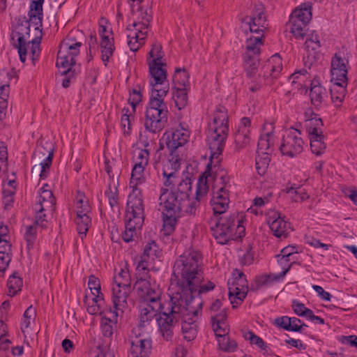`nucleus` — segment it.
Returning <instances> with one entry per match:
<instances>
[{
	"label": "nucleus",
	"instance_id": "f257e3e1",
	"mask_svg": "<svg viewBox=\"0 0 357 357\" xmlns=\"http://www.w3.org/2000/svg\"><path fill=\"white\" fill-rule=\"evenodd\" d=\"M202 264L201 254L192 249L185 250L174 262L173 278L168 289L169 300L164 303L156 319L159 331L167 341L173 337L174 324L181 317L184 297L202 296L215 287L214 282L204 280Z\"/></svg>",
	"mask_w": 357,
	"mask_h": 357
},
{
	"label": "nucleus",
	"instance_id": "49530a36",
	"mask_svg": "<svg viewBox=\"0 0 357 357\" xmlns=\"http://www.w3.org/2000/svg\"><path fill=\"white\" fill-rule=\"evenodd\" d=\"M174 99L178 109L185 107L188 103V92L186 87L173 86Z\"/></svg>",
	"mask_w": 357,
	"mask_h": 357
},
{
	"label": "nucleus",
	"instance_id": "1a4fd4ad",
	"mask_svg": "<svg viewBox=\"0 0 357 357\" xmlns=\"http://www.w3.org/2000/svg\"><path fill=\"white\" fill-rule=\"evenodd\" d=\"M185 302L181 312V331L183 337L192 340L197 333V321L201 316L203 301L201 296L194 295L192 298L184 297Z\"/></svg>",
	"mask_w": 357,
	"mask_h": 357
},
{
	"label": "nucleus",
	"instance_id": "338daca9",
	"mask_svg": "<svg viewBox=\"0 0 357 357\" xmlns=\"http://www.w3.org/2000/svg\"><path fill=\"white\" fill-rule=\"evenodd\" d=\"M276 257L278 265L281 268V272L278 274L282 279L290 270L291 265L289 261V259L287 257H285L284 256H282L280 254L278 255Z\"/></svg>",
	"mask_w": 357,
	"mask_h": 357
},
{
	"label": "nucleus",
	"instance_id": "6ab92c4d",
	"mask_svg": "<svg viewBox=\"0 0 357 357\" xmlns=\"http://www.w3.org/2000/svg\"><path fill=\"white\" fill-rule=\"evenodd\" d=\"M282 70V58L278 54H275L264 62L259 76L264 78L266 84H271L280 76Z\"/></svg>",
	"mask_w": 357,
	"mask_h": 357
},
{
	"label": "nucleus",
	"instance_id": "8fccbe9b",
	"mask_svg": "<svg viewBox=\"0 0 357 357\" xmlns=\"http://www.w3.org/2000/svg\"><path fill=\"white\" fill-rule=\"evenodd\" d=\"M9 90L10 86L8 84L0 85V121L6 116Z\"/></svg>",
	"mask_w": 357,
	"mask_h": 357
},
{
	"label": "nucleus",
	"instance_id": "c03bdc74",
	"mask_svg": "<svg viewBox=\"0 0 357 357\" xmlns=\"http://www.w3.org/2000/svg\"><path fill=\"white\" fill-rule=\"evenodd\" d=\"M134 113L129 107H123L122 109L121 126L124 133L128 134L131 131L132 123L135 120Z\"/></svg>",
	"mask_w": 357,
	"mask_h": 357
},
{
	"label": "nucleus",
	"instance_id": "412c9836",
	"mask_svg": "<svg viewBox=\"0 0 357 357\" xmlns=\"http://www.w3.org/2000/svg\"><path fill=\"white\" fill-rule=\"evenodd\" d=\"M130 337V354L131 357H149L151 350V340L140 332Z\"/></svg>",
	"mask_w": 357,
	"mask_h": 357
},
{
	"label": "nucleus",
	"instance_id": "7c9ffc66",
	"mask_svg": "<svg viewBox=\"0 0 357 357\" xmlns=\"http://www.w3.org/2000/svg\"><path fill=\"white\" fill-rule=\"evenodd\" d=\"M45 0H31L29 6V21L34 24L36 29L42 26L43 17V5Z\"/></svg>",
	"mask_w": 357,
	"mask_h": 357
},
{
	"label": "nucleus",
	"instance_id": "ddd939ff",
	"mask_svg": "<svg viewBox=\"0 0 357 357\" xmlns=\"http://www.w3.org/2000/svg\"><path fill=\"white\" fill-rule=\"evenodd\" d=\"M263 36H251L245 42V50L243 55V68L249 77L255 75L259 63Z\"/></svg>",
	"mask_w": 357,
	"mask_h": 357
},
{
	"label": "nucleus",
	"instance_id": "774afa93",
	"mask_svg": "<svg viewBox=\"0 0 357 357\" xmlns=\"http://www.w3.org/2000/svg\"><path fill=\"white\" fill-rule=\"evenodd\" d=\"M88 287L91 291V295H102L100 293V284L99 280L93 275H91L88 281Z\"/></svg>",
	"mask_w": 357,
	"mask_h": 357
},
{
	"label": "nucleus",
	"instance_id": "c9c22d12",
	"mask_svg": "<svg viewBox=\"0 0 357 357\" xmlns=\"http://www.w3.org/2000/svg\"><path fill=\"white\" fill-rule=\"evenodd\" d=\"M149 144H144V148L137 146L132 151V160L135 165L146 167L149 164Z\"/></svg>",
	"mask_w": 357,
	"mask_h": 357
},
{
	"label": "nucleus",
	"instance_id": "72a5a7b5",
	"mask_svg": "<svg viewBox=\"0 0 357 357\" xmlns=\"http://www.w3.org/2000/svg\"><path fill=\"white\" fill-rule=\"evenodd\" d=\"M73 211L76 215L91 213L89 199L84 193L77 191L73 204Z\"/></svg>",
	"mask_w": 357,
	"mask_h": 357
},
{
	"label": "nucleus",
	"instance_id": "aec40b11",
	"mask_svg": "<svg viewBox=\"0 0 357 357\" xmlns=\"http://www.w3.org/2000/svg\"><path fill=\"white\" fill-rule=\"evenodd\" d=\"M348 65L349 61L340 52L335 53L331 62V82L348 83Z\"/></svg>",
	"mask_w": 357,
	"mask_h": 357
},
{
	"label": "nucleus",
	"instance_id": "e2e57ef3",
	"mask_svg": "<svg viewBox=\"0 0 357 357\" xmlns=\"http://www.w3.org/2000/svg\"><path fill=\"white\" fill-rule=\"evenodd\" d=\"M291 307L294 312L298 317L307 318L311 314L312 310L305 307V305L298 300H293Z\"/></svg>",
	"mask_w": 357,
	"mask_h": 357
},
{
	"label": "nucleus",
	"instance_id": "423d86ee",
	"mask_svg": "<svg viewBox=\"0 0 357 357\" xmlns=\"http://www.w3.org/2000/svg\"><path fill=\"white\" fill-rule=\"evenodd\" d=\"M245 213L236 212L219 218L211 229L217 243L225 245L245 236Z\"/></svg>",
	"mask_w": 357,
	"mask_h": 357
},
{
	"label": "nucleus",
	"instance_id": "680f3d73",
	"mask_svg": "<svg viewBox=\"0 0 357 357\" xmlns=\"http://www.w3.org/2000/svg\"><path fill=\"white\" fill-rule=\"evenodd\" d=\"M305 46L307 52H316L319 50L321 43L319 36L315 31H312L307 38Z\"/></svg>",
	"mask_w": 357,
	"mask_h": 357
},
{
	"label": "nucleus",
	"instance_id": "4c0bfd02",
	"mask_svg": "<svg viewBox=\"0 0 357 357\" xmlns=\"http://www.w3.org/2000/svg\"><path fill=\"white\" fill-rule=\"evenodd\" d=\"M348 83L333 82L331 88V95L333 103L336 107H340L345 97L346 89Z\"/></svg>",
	"mask_w": 357,
	"mask_h": 357
},
{
	"label": "nucleus",
	"instance_id": "2f4dec72",
	"mask_svg": "<svg viewBox=\"0 0 357 357\" xmlns=\"http://www.w3.org/2000/svg\"><path fill=\"white\" fill-rule=\"evenodd\" d=\"M45 225H47V222ZM45 227L46 225L42 226L40 224H37L36 218H35V222L32 225H24L22 227V231H23L28 250L33 248L36 245L38 230L40 228H44Z\"/></svg>",
	"mask_w": 357,
	"mask_h": 357
},
{
	"label": "nucleus",
	"instance_id": "5fc2aeb1",
	"mask_svg": "<svg viewBox=\"0 0 357 357\" xmlns=\"http://www.w3.org/2000/svg\"><path fill=\"white\" fill-rule=\"evenodd\" d=\"M217 340L218 342L219 349L225 352H234L238 347L236 342L230 339L228 336L219 337L217 339Z\"/></svg>",
	"mask_w": 357,
	"mask_h": 357
},
{
	"label": "nucleus",
	"instance_id": "864d4df0",
	"mask_svg": "<svg viewBox=\"0 0 357 357\" xmlns=\"http://www.w3.org/2000/svg\"><path fill=\"white\" fill-rule=\"evenodd\" d=\"M280 280L282 278L278 274L262 275L256 278V284L259 288L270 287Z\"/></svg>",
	"mask_w": 357,
	"mask_h": 357
},
{
	"label": "nucleus",
	"instance_id": "0eeeda50",
	"mask_svg": "<svg viewBox=\"0 0 357 357\" xmlns=\"http://www.w3.org/2000/svg\"><path fill=\"white\" fill-rule=\"evenodd\" d=\"M228 132L227 111L225 107L218 106L215 111L213 122L210 123L208 130V144L212 159H218L221 155Z\"/></svg>",
	"mask_w": 357,
	"mask_h": 357
},
{
	"label": "nucleus",
	"instance_id": "f704fd0d",
	"mask_svg": "<svg viewBox=\"0 0 357 357\" xmlns=\"http://www.w3.org/2000/svg\"><path fill=\"white\" fill-rule=\"evenodd\" d=\"M48 155L45 158L41 161L39 165H35L31 169V173L33 174L34 172L38 173L39 172V176L40 179H45L47 178L49 170L50 168V166L52 162V158H53V149L52 147V145L50 144V146L49 147V150L47 151Z\"/></svg>",
	"mask_w": 357,
	"mask_h": 357
},
{
	"label": "nucleus",
	"instance_id": "4468645a",
	"mask_svg": "<svg viewBox=\"0 0 357 357\" xmlns=\"http://www.w3.org/2000/svg\"><path fill=\"white\" fill-rule=\"evenodd\" d=\"M82 43L77 41L71 33L61 43L57 53L56 66L67 68L75 64Z\"/></svg>",
	"mask_w": 357,
	"mask_h": 357
},
{
	"label": "nucleus",
	"instance_id": "2eb2a0df",
	"mask_svg": "<svg viewBox=\"0 0 357 357\" xmlns=\"http://www.w3.org/2000/svg\"><path fill=\"white\" fill-rule=\"evenodd\" d=\"M305 142L301 137V132L297 128L287 130L282 137L280 151L282 155L289 158H295L304 149Z\"/></svg>",
	"mask_w": 357,
	"mask_h": 357
},
{
	"label": "nucleus",
	"instance_id": "bf43d9fd",
	"mask_svg": "<svg viewBox=\"0 0 357 357\" xmlns=\"http://www.w3.org/2000/svg\"><path fill=\"white\" fill-rule=\"evenodd\" d=\"M291 23V32L296 38H303L305 34L306 26L308 23L298 21L296 20H289Z\"/></svg>",
	"mask_w": 357,
	"mask_h": 357
},
{
	"label": "nucleus",
	"instance_id": "de8ad7c7",
	"mask_svg": "<svg viewBox=\"0 0 357 357\" xmlns=\"http://www.w3.org/2000/svg\"><path fill=\"white\" fill-rule=\"evenodd\" d=\"M114 285L131 286V277L126 265L120 268L119 272L114 275Z\"/></svg>",
	"mask_w": 357,
	"mask_h": 357
},
{
	"label": "nucleus",
	"instance_id": "052dcab7",
	"mask_svg": "<svg viewBox=\"0 0 357 357\" xmlns=\"http://www.w3.org/2000/svg\"><path fill=\"white\" fill-rule=\"evenodd\" d=\"M243 337L245 340L249 341L250 344L256 345L261 350L266 351L268 348L267 344L259 336L255 335L252 331H248L245 332Z\"/></svg>",
	"mask_w": 357,
	"mask_h": 357
},
{
	"label": "nucleus",
	"instance_id": "a878e982",
	"mask_svg": "<svg viewBox=\"0 0 357 357\" xmlns=\"http://www.w3.org/2000/svg\"><path fill=\"white\" fill-rule=\"evenodd\" d=\"M304 127L308 137H314L315 135H323V122L318 114H314L309 109L304 114Z\"/></svg>",
	"mask_w": 357,
	"mask_h": 357
},
{
	"label": "nucleus",
	"instance_id": "e433bc0d",
	"mask_svg": "<svg viewBox=\"0 0 357 357\" xmlns=\"http://www.w3.org/2000/svg\"><path fill=\"white\" fill-rule=\"evenodd\" d=\"M36 317V310L33 307L32 305H30L24 311L21 321V330L24 334L29 333V332L32 330V328L35 324Z\"/></svg>",
	"mask_w": 357,
	"mask_h": 357
},
{
	"label": "nucleus",
	"instance_id": "f3484780",
	"mask_svg": "<svg viewBox=\"0 0 357 357\" xmlns=\"http://www.w3.org/2000/svg\"><path fill=\"white\" fill-rule=\"evenodd\" d=\"M229 298L232 304H238L245 297L248 290L245 274L238 269L234 270L232 277L228 280Z\"/></svg>",
	"mask_w": 357,
	"mask_h": 357
},
{
	"label": "nucleus",
	"instance_id": "0e129e2a",
	"mask_svg": "<svg viewBox=\"0 0 357 357\" xmlns=\"http://www.w3.org/2000/svg\"><path fill=\"white\" fill-rule=\"evenodd\" d=\"M105 195L108 199L109 204L111 208H114L118 206L119 202V196H118V190L115 185L114 184L113 187L111 185H109L107 190H105Z\"/></svg>",
	"mask_w": 357,
	"mask_h": 357
},
{
	"label": "nucleus",
	"instance_id": "13d9d810",
	"mask_svg": "<svg viewBox=\"0 0 357 357\" xmlns=\"http://www.w3.org/2000/svg\"><path fill=\"white\" fill-rule=\"evenodd\" d=\"M8 293L10 296H14L22 287V280L16 273L10 275L8 280Z\"/></svg>",
	"mask_w": 357,
	"mask_h": 357
},
{
	"label": "nucleus",
	"instance_id": "ea45409f",
	"mask_svg": "<svg viewBox=\"0 0 357 357\" xmlns=\"http://www.w3.org/2000/svg\"><path fill=\"white\" fill-rule=\"evenodd\" d=\"M290 18L309 23L312 19L310 3H305L302 4L299 8H296L290 15Z\"/></svg>",
	"mask_w": 357,
	"mask_h": 357
},
{
	"label": "nucleus",
	"instance_id": "69168bd1",
	"mask_svg": "<svg viewBox=\"0 0 357 357\" xmlns=\"http://www.w3.org/2000/svg\"><path fill=\"white\" fill-rule=\"evenodd\" d=\"M15 194V192H14L13 189H8L6 187V185H3L2 192V201L6 209L9 208L12 206L14 201Z\"/></svg>",
	"mask_w": 357,
	"mask_h": 357
},
{
	"label": "nucleus",
	"instance_id": "dca6fc26",
	"mask_svg": "<svg viewBox=\"0 0 357 357\" xmlns=\"http://www.w3.org/2000/svg\"><path fill=\"white\" fill-rule=\"evenodd\" d=\"M98 34L100 37V57L105 67L112 57L114 50L113 33L110 25L105 20H102L99 24Z\"/></svg>",
	"mask_w": 357,
	"mask_h": 357
},
{
	"label": "nucleus",
	"instance_id": "a19ab883",
	"mask_svg": "<svg viewBox=\"0 0 357 357\" xmlns=\"http://www.w3.org/2000/svg\"><path fill=\"white\" fill-rule=\"evenodd\" d=\"M310 97L312 103L314 106H319L327 97L326 89L319 84L312 83L310 91Z\"/></svg>",
	"mask_w": 357,
	"mask_h": 357
},
{
	"label": "nucleus",
	"instance_id": "a211bd4d",
	"mask_svg": "<svg viewBox=\"0 0 357 357\" xmlns=\"http://www.w3.org/2000/svg\"><path fill=\"white\" fill-rule=\"evenodd\" d=\"M266 222L273 235L278 238H285L291 231L290 222L275 210L266 213Z\"/></svg>",
	"mask_w": 357,
	"mask_h": 357
},
{
	"label": "nucleus",
	"instance_id": "473e14b6",
	"mask_svg": "<svg viewBox=\"0 0 357 357\" xmlns=\"http://www.w3.org/2000/svg\"><path fill=\"white\" fill-rule=\"evenodd\" d=\"M104 304V300L102 295H86L85 300V305L86 307L87 312L90 314H100L103 316L105 311L102 310V305Z\"/></svg>",
	"mask_w": 357,
	"mask_h": 357
},
{
	"label": "nucleus",
	"instance_id": "39448f33",
	"mask_svg": "<svg viewBox=\"0 0 357 357\" xmlns=\"http://www.w3.org/2000/svg\"><path fill=\"white\" fill-rule=\"evenodd\" d=\"M136 290L142 301L139 305V323L137 328L133 330L134 333L140 332L141 328L149 325L164 306L160 302L162 290L155 283L140 280L136 284Z\"/></svg>",
	"mask_w": 357,
	"mask_h": 357
},
{
	"label": "nucleus",
	"instance_id": "4be33fe9",
	"mask_svg": "<svg viewBox=\"0 0 357 357\" xmlns=\"http://www.w3.org/2000/svg\"><path fill=\"white\" fill-rule=\"evenodd\" d=\"M165 144L170 152H174L178 148L184 146L189 140L190 131L183 127L178 128L164 134Z\"/></svg>",
	"mask_w": 357,
	"mask_h": 357
},
{
	"label": "nucleus",
	"instance_id": "f8f14e48",
	"mask_svg": "<svg viewBox=\"0 0 357 357\" xmlns=\"http://www.w3.org/2000/svg\"><path fill=\"white\" fill-rule=\"evenodd\" d=\"M56 199L48 184H44L40 188L36 197L33 210L35 213L37 224L45 225L47 214H51L55 210Z\"/></svg>",
	"mask_w": 357,
	"mask_h": 357
},
{
	"label": "nucleus",
	"instance_id": "9b49d317",
	"mask_svg": "<svg viewBox=\"0 0 357 357\" xmlns=\"http://www.w3.org/2000/svg\"><path fill=\"white\" fill-rule=\"evenodd\" d=\"M233 188L231 178L226 173L220 175L210 200V205L215 215L223 214L229 209Z\"/></svg>",
	"mask_w": 357,
	"mask_h": 357
},
{
	"label": "nucleus",
	"instance_id": "79ce46f5",
	"mask_svg": "<svg viewBox=\"0 0 357 357\" xmlns=\"http://www.w3.org/2000/svg\"><path fill=\"white\" fill-rule=\"evenodd\" d=\"M310 142V150L317 156H320L325 153L326 145L324 142V135L309 137Z\"/></svg>",
	"mask_w": 357,
	"mask_h": 357
},
{
	"label": "nucleus",
	"instance_id": "58836bf2",
	"mask_svg": "<svg viewBox=\"0 0 357 357\" xmlns=\"http://www.w3.org/2000/svg\"><path fill=\"white\" fill-rule=\"evenodd\" d=\"M75 222L79 236L83 239L91 225V213L76 215Z\"/></svg>",
	"mask_w": 357,
	"mask_h": 357
},
{
	"label": "nucleus",
	"instance_id": "9d476101",
	"mask_svg": "<svg viewBox=\"0 0 357 357\" xmlns=\"http://www.w3.org/2000/svg\"><path fill=\"white\" fill-rule=\"evenodd\" d=\"M144 218V204H141L136 194L131 195L130 200L127 201L126 229L122 234L125 242L129 243L133 240L137 230L142 227Z\"/></svg>",
	"mask_w": 357,
	"mask_h": 357
},
{
	"label": "nucleus",
	"instance_id": "37998d69",
	"mask_svg": "<svg viewBox=\"0 0 357 357\" xmlns=\"http://www.w3.org/2000/svg\"><path fill=\"white\" fill-rule=\"evenodd\" d=\"M12 259L11 244L0 245V272L3 273Z\"/></svg>",
	"mask_w": 357,
	"mask_h": 357
},
{
	"label": "nucleus",
	"instance_id": "cd10ccee",
	"mask_svg": "<svg viewBox=\"0 0 357 357\" xmlns=\"http://www.w3.org/2000/svg\"><path fill=\"white\" fill-rule=\"evenodd\" d=\"M248 24L252 33H260L267 28L266 15L262 5L255 6Z\"/></svg>",
	"mask_w": 357,
	"mask_h": 357
},
{
	"label": "nucleus",
	"instance_id": "f03ea898",
	"mask_svg": "<svg viewBox=\"0 0 357 357\" xmlns=\"http://www.w3.org/2000/svg\"><path fill=\"white\" fill-rule=\"evenodd\" d=\"M164 187L160 188L158 199L159 210L163 217V229L167 234H171L175 228L177 220L185 215H195L199 200L208 192L207 178H200L198 180L196 190V197L190 199L192 190V181L188 177L180 178L178 173L162 172Z\"/></svg>",
	"mask_w": 357,
	"mask_h": 357
},
{
	"label": "nucleus",
	"instance_id": "b1692460",
	"mask_svg": "<svg viewBox=\"0 0 357 357\" xmlns=\"http://www.w3.org/2000/svg\"><path fill=\"white\" fill-rule=\"evenodd\" d=\"M146 167L133 165L131 173V178L130 181V188L132 191L129 193L128 200H130L131 195L136 194L142 204H144V199L142 194V190L137 188L139 185L145 182L144 170Z\"/></svg>",
	"mask_w": 357,
	"mask_h": 357
},
{
	"label": "nucleus",
	"instance_id": "6e6d98bb",
	"mask_svg": "<svg viewBox=\"0 0 357 357\" xmlns=\"http://www.w3.org/2000/svg\"><path fill=\"white\" fill-rule=\"evenodd\" d=\"M160 255V250H159L158 245L154 241H151L145 245L142 257L147 259L148 260H154L155 258L159 257Z\"/></svg>",
	"mask_w": 357,
	"mask_h": 357
},
{
	"label": "nucleus",
	"instance_id": "bb28decb",
	"mask_svg": "<svg viewBox=\"0 0 357 357\" xmlns=\"http://www.w3.org/2000/svg\"><path fill=\"white\" fill-rule=\"evenodd\" d=\"M250 126L251 121L249 118L243 117L241 119L234 139L236 149L238 151L246 146L250 143Z\"/></svg>",
	"mask_w": 357,
	"mask_h": 357
},
{
	"label": "nucleus",
	"instance_id": "c85d7f7f",
	"mask_svg": "<svg viewBox=\"0 0 357 357\" xmlns=\"http://www.w3.org/2000/svg\"><path fill=\"white\" fill-rule=\"evenodd\" d=\"M121 314L119 311H113L111 308L105 310V313L102 316L100 328L105 337H111L114 333V328L118 321V317Z\"/></svg>",
	"mask_w": 357,
	"mask_h": 357
},
{
	"label": "nucleus",
	"instance_id": "7ed1b4c3",
	"mask_svg": "<svg viewBox=\"0 0 357 357\" xmlns=\"http://www.w3.org/2000/svg\"><path fill=\"white\" fill-rule=\"evenodd\" d=\"M164 56L161 45L154 43L146 58L150 97L146 110L144 127L152 133L160 132L167 122L168 109L165 99L169 90V82Z\"/></svg>",
	"mask_w": 357,
	"mask_h": 357
},
{
	"label": "nucleus",
	"instance_id": "a18cd8bd",
	"mask_svg": "<svg viewBox=\"0 0 357 357\" xmlns=\"http://www.w3.org/2000/svg\"><path fill=\"white\" fill-rule=\"evenodd\" d=\"M269 202L270 199L268 196L264 197H257L252 200V204L248 208L247 211L255 215H261L263 213V208Z\"/></svg>",
	"mask_w": 357,
	"mask_h": 357
},
{
	"label": "nucleus",
	"instance_id": "09e8293b",
	"mask_svg": "<svg viewBox=\"0 0 357 357\" xmlns=\"http://www.w3.org/2000/svg\"><path fill=\"white\" fill-rule=\"evenodd\" d=\"M136 271L138 279L135 284H137L140 280L149 281L147 280L149 272V260L141 256L140 260L138 261L136 266ZM135 287L136 288V284H135Z\"/></svg>",
	"mask_w": 357,
	"mask_h": 357
},
{
	"label": "nucleus",
	"instance_id": "6e6552de",
	"mask_svg": "<svg viewBox=\"0 0 357 357\" xmlns=\"http://www.w3.org/2000/svg\"><path fill=\"white\" fill-rule=\"evenodd\" d=\"M29 36L30 22L24 21L15 26L11 34V40L13 47L17 49L20 61L24 63L29 56L34 64L40 54V41L32 40L27 42Z\"/></svg>",
	"mask_w": 357,
	"mask_h": 357
},
{
	"label": "nucleus",
	"instance_id": "20e7f679",
	"mask_svg": "<svg viewBox=\"0 0 357 357\" xmlns=\"http://www.w3.org/2000/svg\"><path fill=\"white\" fill-rule=\"evenodd\" d=\"M128 3L131 22L125 29L127 44L131 51L137 52L144 45L151 30L153 11L149 3L144 0H128Z\"/></svg>",
	"mask_w": 357,
	"mask_h": 357
},
{
	"label": "nucleus",
	"instance_id": "393cba45",
	"mask_svg": "<svg viewBox=\"0 0 357 357\" xmlns=\"http://www.w3.org/2000/svg\"><path fill=\"white\" fill-rule=\"evenodd\" d=\"M132 291L131 286H119L112 287V302L114 310L122 314L127 307V299Z\"/></svg>",
	"mask_w": 357,
	"mask_h": 357
},
{
	"label": "nucleus",
	"instance_id": "4d7b16f0",
	"mask_svg": "<svg viewBox=\"0 0 357 357\" xmlns=\"http://www.w3.org/2000/svg\"><path fill=\"white\" fill-rule=\"evenodd\" d=\"M189 75L185 70H176L174 77V86L187 87L189 83Z\"/></svg>",
	"mask_w": 357,
	"mask_h": 357
},
{
	"label": "nucleus",
	"instance_id": "603ef678",
	"mask_svg": "<svg viewBox=\"0 0 357 357\" xmlns=\"http://www.w3.org/2000/svg\"><path fill=\"white\" fill-rule=\"evenodd\" d=\"M271 158L269 154H257L255 159V168L259 175L263 176L266 172Z\"/></svg>",
	"mask_w": 357,
	"mask_h": 357
},
{
	"label": "nucleus",
	"instance_id": "c756f323",
	"mask_svg": "<svg viewBox=\"0 0 357 357\" xmlns=\"http://www.w3.org/2000/svg\"><path fill=\"white\" fill-rule=\"evenodd\" d=\"M226 317L225 310H221L220 313L211 314L213 329L217 339L227 336L228 333L229 328L226 323Z\"/></svg>",
	"mask_w": 357,
	"mask_h": 357
},
{
	"label": "nucleus",
	"instance_id": "3c124183",
	"mask_svg": "<svg viewBox=\"0 0 357 357\" xmlns=\"http://www.w3.org/2000/svg\"><path fill=\"white\" fill-rule=\"evenodd\" d=\"M180 159L178 155H174V152H171L170 158L164 163L162 167V172H166L168 169V172L176 174L178 173L180 169Z\"/></svg>",
	"mask_w": 357,
	"mask_h": 357
},
{
	"label": "nucleus",
	"instance_id": "5701e85b",
	"mask_svg": "<svg viewBox=\"0 0 357 357\" xmlns=\"http://www.w3.org/2000/svg\"><path fill=\"white\" fill-rule=\"evenodd\" d=\"M274 124L271 122L264 123L262 132L259 139L257 145V154H269L271 146L275 142Z\"/></svg>",
	"mask_w": 357,
	"mask_h": 357
}]
</instances>
